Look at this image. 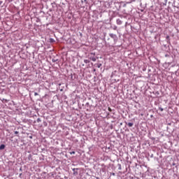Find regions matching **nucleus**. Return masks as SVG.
Here are the masks:
<instances>
[{
	"mask_svg": "<svg viewBox=\"0 0 179 179\" xmlns=\"http://www.w3.org/2000/svg\"><path fill=\"white\" fill-rule=\"evenodd\" d=\"M109 36H110V37L111 38H113L114 39V41H117V35H115V34H109Z\"/></svg>",
	"mask_w": 179,
	"mask_h": 179,
	"instance_id": "nucleus-1",
	"label": "nucleus"
},
{
	"mask_svg": "<svg viewBox=\"0 0 179 179\" xmlns=\"http://www.w3.org/2000/svg\"><path fill=\"white\" fill-rule=\"evenodd\" d=\"M76 170H78V169H73L74 176H78V171H76Z\"/></svg>",
	"mask_w": 179,
	"mask_h": 179,
	"instance_id": "nucleus-2",
	"label": "nucleus"
},
{
	"mask_svg": "<svg viewBox=\"0 0 179 179\" xmlns=\"http://www.w3.org/2000/svg\"><path fill=\"white\" fill-rule=\"evenodd\" d=\"M116 22H117V24H119V25L122 24V21L120 19H117Z\"/></svg>",
	"mask_w": 179,
	"mask_h": 179,
	"instance_id": "nucleus-3",
	"label": "nucleus"
},
{
	"mask_svg": "<svg viewBox=\"0 0 179 179\" xmlns=\"http://www.w3.org/2000/svg\"><path fill=\"white\" fill-rule=\"evenodd\" d=\"M90 59H91V61H93L94 62H96V59L94 57H90Z\"/></svg>",
	"mask_w": 179,
	"mask_h": 179,
	"instance_id": "nucleus-4",
	"label": "nucleus"
},
{
	"mask_svg": "<svg viewBox=\"0 0 179 179\" xmlns=\"http://www.w3.org/2000/svg\"><path fill=\"white\" fill-rule=\"evenodd\" d=\"M3 149H5V145L2 144L0 145V150H3Z\"/></svg>",
	"mask_w": 179,
	"mask_h": 179,
	"instance_id": "nucleus-5",
	"label": "nucleus"
},
{
	"mask_svg": "<svg viewBox=\"0 0 179 179\" xmlns=\"http://www.w3.org/2000/svg\"><path fill=\"white\" fill-rule=\"evenodd\" d=\"M127 125H128V127H134V123L129 122V123H127Z\"/></svg>",
	"mask_w": 179,
	"mask_h": 179,
	"instance_id": "nucleus-6",
	"label": "nucleus"
},
{
	"mask_svg": "<svg viewBox=\"0 0 179 179\" xmlns=\"http://www.w3.org/2000/svg\"><path fill=\"white\" fill-rule=\"evenodd\" d=\"M120 5H121V6L125 7V6H127V3H124L123 1H122V2L120 3Z\"/></svg>",
	"mask_w": 179,
	"mask_h": 179,
	"instance_id": "nucleus-7",
	"label": "nucleus"
},
{
	"mask_svg": "<svg viewBox=\"0 0 179 179\" xmlns=\"http://www.w3.org/2000/svg\"><path fill=\"white\" fill-rule=\"evenodd\" d=\"M85 64H90V61L87 60V59H85L84 60Z\"/></svg>",
	"mask_w": 179,
	"mask_h": 179,
	"instance_id": "nucleus-8",
	"label": "nucleus"
},
{
	"mask_svg": "<svg viewBox=\"0 0 179 179\" xmlns=\"http://www.w3.org/2000/svg\"><path fill=\"white\" fill-rule=\"evenodd\" d=\"M96 66L97 68H101V64H97Z\"/></svg>",
	"mask_w": 179,
	"mask_h": 179,
	"instance_id": "nucleus-9",
	"label": "nucleus"
},
{
	"mask_svg": "<svg viewBox=\"0 0 179 179\" xmlns=\"http://www.w3.org/2000/svg\"><path fill=\"white\" fill-rule=\"evenodd\" d=\"M36 122H41V119L38 118V119L36 120Z\"/></svg>",
	"mask_w": 179,
	"mask_h": 179,
	"instance_id": "nucleus-10",
	"label": "nucleus"
},
{
	"mask_svg": "<svg viewBox=\"0 0 179 179\" xmlns=\"http://www.w3.org/2000/svg\"><path fill=\"white\" fill-rule=\"evenodd\" d=\"M52 62H57L58 60L57 59H52Z\"/></svg>",
	"mask_w": 179,
	"mask_h": 179,
	"instance_id": "nucleus-11",
	"label": "nucleus"
},
{
	"mask_svg": "<svg viewBox=\"0 0 179 179\" xmlns=\"http://www.w3.org/2000/svg\"><path fill=\"white\" fill-rule=\"evenodd\" d=\"M119 167H118V170H122V168H121V164H118Z\"/></svg>",
	"mask_w": 179,
	"mask_h": 179,
	"instance_id": "nucleus-12",
	"label": "nucleus"
},
{
	"mask_svg": "<svg viewBox=\"0 0 179 179\" xmlns=\"http://www.w3.org/2000/svg\"><path fill=\"white\" fill-rule=\"evenodd\" d=\"M34 96H38V93L35 92V93H34Z\"/></svg>",
	"mask_w": 179,
	"mask_h": 179,
	"instance_id": "nucleus-13",
	"label": "nucleus"
},
{
	"mask_svg": "<svg viewBox=\"0 0 179 179\" xmlns=\"http://www.w3.org/2000/svg\"><path fill=\"white\" fill-rule=\"evenodd\" d=\"M15 135H17V134H19V131H15Z\"/></svg>",
	"mask_w": 179,
	"mask_h": 179,
	"instance_id": "nucleus-14",
	"label": "nucleus"
},
{
	"mask_svg": "<svg viewBox=\"0 0 179 179\" xmlns=\"http://www.w3.org/2000/svg\"><path fill=\"white\" fill-rule=\"evenodd\" d=\"M71 155H75V151H72L71 152H70Z\"/></svg>",
	"mask_w": 179,
	"mask_h": 179,
	"instance_id": "nucleus-15",
	"label": "nucleus"
},
{
	"mask_svg": "<svg viewBox=\"0 0 179 179\" xmlns=\"http://www.w3.org/2000/svg\"><path fill=\"white\" fill-rule=\"evenodd\" d=\"M160 111H163L164 109L163 108H159Z\"/></svg>",
	"mask_w": 179,
	"mask_h": 179,
	"instance_id": "nucleus-16",
	"label": "nucleus"
},
{
	"mask_svg": "<svg viewBox=\"0 0 179 179\" xmlns=\"http://www.w3.org/2000/svg\"><path fill=\"white\" fill-rule=\"evenodd\" d=\"M110 176H115V173H111Z\"/></svg>",
	"mask_w": 179,
	"mask_h": 179,
	"instance_id": "nucleus-17",
	"label": "nucleus"
},
{
	"mask_svg": "<svg viewBox=\"0 0 179 179\" xmlns=\"http://www.w3.org/2000/svg\"><path fill=\"white\" fill-rule=\"evenodd\" d=\"M166 3H167V1H165V3H164V5H166Z\"/></svg>",
	"mask_w": 179,
	"mask_h": 179,
	"instance_id": "nucleus-18",
	"label": "nucleus"
},
{
	"mask_svg": "<svg viewBox=\"0 0 179 179\" xmlns=\"http://www.w3.org/2000/svg\"><path fill=\"white\" fill-rule=\"evenodd\" d=\"M109 111H111V108H108Z\"/></svg>",
	"mask_w": 179,
	"mask_h": 179,
	"instance_id": "nucleus-19",
	"label": "nucleus"
},
{
	"mask_svg": "<svg viewBox=\"0 0 179 179\" xmlns=\"http://www.w3.org/2000/svg\"><path fill=\"white\" fill-rule=\"evenodd\" d=\"M91 55H94V53H91Z\"/></svg>",
	"mask_w": 179,
	"mask_h": 179,
	"instance_id": "nucleus-20",
	"label": "nucleus"
},
{
	"mask_svg": "<svg viewBox=\"0 0 179 179\" xmlns=\"http://www.w3.org/2000/svg\"><path fill=\"white\" fill-rule=\"evenodd\" d=\"M55 3L54 2V3H52V5H54Z\"/></svg>",
	"mask_w": 179,
	"mask_h": 179,
	"instance_id": "nucleus-21",
	"label": "nucleus"
},
{
	"mask_svg": "<svg viewBox=\"0 0 179 179\" xmlns=\"http://www.w3.org/2000/svg\"><path fill=\"white\" fill-rule=\"evenodd\" d=\"M20 171H22V168L20 169Z\"/></svg>",
	"mask_w": 179,
	"mask_h": 179,
	"instance_id": "nucleus-22",
	"label": "nucleus"
},
{
	"mask_svg": "<svg viewBox=\"0 0 179 179\" xmlns=\"http://www.w3.org/2000/svg\"><path fill=\"white\" fill-rule=\"evenodd\" d=\"M2 3V1H0V5Z\"/></svg>",
	"mask_w": 179,
	"mask_h": 179,
	"instance_id": "nucleus-23",
	"label": "nucleus"
},
{
	"mask_svg": "<svg viewBox=\"0 0 179 179\" xmlns=\"http://www.w3.org/2000/svg\"><path fill=\"white\" fill-rule=\"evenodd\" d=\"M127 3H131V2H127Z\"/></svg>",
	"mask_w": 179,
	"mask_h": 179,
	"instance_id": "nucleus-24",
	"label": "nucleus"
},
{
	"mask_svg": "<svg viewBox=\"0 0 179 179\" xmlns=\"http://www.w3.org/2000/svg\"><path fill=\"white\" fill-rule=\"evenodd\" d=\"M117 29V27H115V29H114V30H115Z\"/></svg>",
	"mask_w": 179,
	"mask_h": 179,
	"instance_id": "nucleus-25",
	"label": "nucleus"
},
{
	"mask_svg": "<svg viewBox=\"0 0 179 179\" xmlns=\"http://www.w3.org/2000/svg\"><path fill=\"white\" fill-rule=\"evenodd\" d=\"M81 2H82V3H83V1H82Z\"/></svg>",
	"mask_w": 179,
	"mask_h": 179,
	"instance_id": "nucleus-26",
	"label": "nucleus"
},
{
	"mask_svg": "<svg viewBox=\"0 0 179 179\" xmlns=\"http://www.w3.org/2000/svg\"><path fill=\"white\" fill-rule=\"evenodd\" d=\"M22 176V173L20 174V176Z\"/></svg>",
	"mask_w": 179,
	"mask_h": 179,
	"instance_id": "nucleus-27",
	"label": "nucleus"
},
{
	"mask_svg": "<svg viewBox=\"0 0 179 179\" xmlns=\"http://www.w3.org/2000/svg\"><path fill=\"white\" fill-rule=\"evenodd\" d=\"M96 179H99V178H96Z\"/></svg>",
	"mask_w": 179,
	"mask_h": 179,
	"instance_id": "nucleus-28",
	"label": "nucleus"
}]
</instances>
